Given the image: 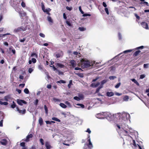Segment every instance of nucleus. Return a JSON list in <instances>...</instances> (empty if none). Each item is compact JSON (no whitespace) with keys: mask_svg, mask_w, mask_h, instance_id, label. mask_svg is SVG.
Returning a JSON list of instances; mask_svg holds the SVG:
<instances>
[{"mask_svg":"<svg viewBox=\"0 0 149 149\" xmlns=\"http://www.w3.org/2000/svg\"><path fill=\"white\" fill-rule=\"evenodd\" d=\"M104 114V118L109 121H113L119 118L116 124V129L119 134L129 136L130 133L134 132V131L127 124L128 119L130 117L129 114L123 112L112 114L109 112H105Z\"/></svg>","mask_w":149,"mask_h":149,"instance_id":"1","label":"nucleus"},{"mask_svg":"<svg viewBox=\"0 0 149 149\" xmlns=\"http://www.w3.org/2000/svg\"><path fill=\"white\" fill-rule=\"evenodd\" d=\"M81 68L83 69L89 67L91 66L90 62L88 60H86L84 59H82L81 60Z\"/></svg>","mask_w":149,"mask_h":149,"instance_id":"2","label":"nucleus"},{"mask_svg":"<svg viewBox=\"0 0 149 149\" xmlns=\"http://www.w3.org/2000/svg\"><path fill=\"white\" fill-rule=\"evenodd\" d=\"M26 29L27 28L26 27H24L22 26L15 29L14 30V32L15 33H17L21 31H25Z\"/></svg>","mask_w":149,"mask_h":149,"instance_id":"3","label":"nucleus"},{"mask_svg":"<svg viewBox=\"0 0 149 149\" xmlns=\"http://www.w3.org/2000/svg\"><path fill=\"white\" fill-rule=\"evenodd\" d=\"M94 102L95 103V105H97L96 106H100L102 103L101 100L97 98L94 99Z\"/></svg>","mask_w":149,"mask_h":149,"instance_id":"4","label":"nucleus"},{"mask_svg":"<svg viewBox=\"0 0 149 149\" xmlns=\"http://www.w3.org/2000/svg\"><path fill=\"white\" fill-rule=\"evenodd\" d=\"M104 112H102L101 113H97L95 115V116L98 118L104 119Z\"/></svg>","mask_w":149,"mask_h":149,"instance_id":"5","label":"nucleus"},{"mask_svg":"<svg viewBox=\"0 0 149 149\" xmlns=\"http://www.w3.org/2000/svg\"><path fill=\"white\" fill-rule=\"evenodd\" d=\"M41 4L42 9L44 12L47 13L48 12H49L51 10V9L49 8H47L46 9H45L44 3L43 2L41 3Z\"/></svg>","mask_w":149,"mask_h":149,"instance_id":"6","label":"nucleus"},{"mask_svg":"<svg viewBox=\"0 0 149 149\" xmlns=\"http://www.w3.org/2000/svg\"><path fill=\"white\" fill-rule=\"evenodd\" d=\"M16 111H18L21 114H24L26 112V110L25 109H24L22 110L19 109L18 107H16Z\"/></svg>","mask_w":149,"mask_h":149,"instance_id":"7","label":"nucleus"},{"mask_svg":"<svg viewBox=\"0 0 149 149\" xmlns=\"http://www.w3.org/2000/svg\"><path fill=\"white\" fill-rule=\"evenodd\" d=\"M17 102L18 104L20 105H22L23 103L24 104H26L27 103V102L23 100L19 99L17 100Z\"/></svg>","mask_w":149,"mask_h":149,"instance_id":"8","label":"nucleus"},{"mask_svg":"<svg viewBox=\"0 0 149 149\" xmlns=\"http://www.w3.org/2000/svg\"><path fill=\"white\" fill-rule=\"evenodd\" d=\"M141 24V26L144 28L146 29H148V24L145 22H142Z\"/></svg>","mask_w":149,"mask_h":149,"instance_id":"9","label":"nucleus"},{"mask_svg":"<svg viewBox=\"0 0 149 149\" xmlns=\"http://www.w3.org/2000/svg\"><path fill=\"white\" fill-rule=\"evenodd\" d=\"M70 66H72L73 68H75L76 65V63L74 60H71L70 62Z\"/></svg>","mask_w":149,"mask_h":149,"instance_id":"10","label":"nucleus"},{"mask_svg":"<svg viewBox=\"0 0 149 149\" xmlns=\"http://www.w3.org/2000/svg\"><path fill=\"white\" fill-rule=\"evenodd\" d=\"M35 65V64H33L30 66V67L31 68H30L28 69V72L29 73H31L33 71Z\"/></svg>","mask_w":149,"mask_h":149,"instance_id":"11","label":"nucleus"},{"mask_svg":"<svg viewBox=\"0 0 149 149\" xmlns=\"http://www.w3.org/2000/svg\"><path fill=\"white\" fill-rule=\"evenodd\" d=\"M45 146L47 149H50L52 148L49 143L48 141H46L45 142Z\"/></svg>","mask_w":149,"mask_h":149,"instance_id":"12","label":"nucleus"},{"mask_svg":"<svg viewBox=\"0 0 149 149\" xmlns=\"http://www.w3.org/2000/svg\"><path fill=\"white\" fill-rule=\"evenodd\" d=\"M63 55V53L62 51H60V53H57L56 54V57L57 58L60 57H62Z\"/></svg>","mask_w":149,"mask_h":149,"instance_id":"13","label":"nucleus"},{"mask_svg":"<svg viewBox=\"0 0 149 149\" xmlns=\"http://www.w3.org/2000/svg\"><path fill=\"white\" fill-rule=\"evenodd\" d=\"M88 142H89V143L87 145V146H88V147H89V148H90L91 147L92 148V143H91V141L90 139V138L89 137V136L88 137Z\"/></svg>","mask_w":149,"mask_h":149,"instance_id":"14","label":"nucleus"},{"mask_svg":"<svg viewBox=\"0 0 149 149\" xmlns=\"http://www.w3.org/2000/svg\"><path fill=\"white\" fill-rule=\"evenodd\" d=\"M7 141L5 139H3L1 141V143L2 145L6 146L7 144Z\"/></svg>","mask_w":149,"mask_h":149,"instance_id":"15","label":"nucleus"},{"mask_svg":"<svg viewBox=\"0 0 149 149\" xmlns=\"http://www.w3.org/2000/svg\"><path fill=\"white\" fill-rule=\"evenodd\" d=\"M33 135L32 134H28L26 137V139L25 140L26 142H28L29 141V139L32 138L33 137Z\"/></svg>","mask_w":149,"mask_h":149,"instance_id":"16","label":"nucleus"},{"mask_svg":"<svg viewBox=\"0 0 149 149\" xmlns=\"http://www.w3.org/2000/svg\"><path fill=\"white\" fill-rule=\"evenodd\" d=\"M102 88V85H100V86L97 89L95 94L98 93V95H101V94L100 93H99L98 92L100 90V89Z\"/></svg>","mask_w":149,"mask_h":149,"instance_id":"17","label":"nucleus"},{"mask_svg":"<svg viewBox=\"0 0 149 149\" xmlns=\"http://www.w3.org/2000/svg\"><path fill=\"white\" fill-rule=\"evenodd\" d=\"M106 95L108 97H111L114 95V93L112 92H107L106 93Z\"/></svg>","mask_w":149,"mask_h":149,"instance_id":"18","label":"nucleus"},{"mask_svg":"<svg viewBox=\"0 0 149 149\" xmlns=\"http://www.w3.org/2000/svg\"><path fill=\"white\" fill-rule=\"evenodd\" d=\"M95 61H94V68L96 67L97 68H99L103 65H102L101 66H99L98 65L99 64V63H95Z\"/></svg>","mask_w":149,"mask_h":149,"instance_id":"19","label":"nucleus"},{"mask_svg":"<svg viewBox=\"0 0 149 149\" xmlns=\"http://www.w3.org/2000/svg\"><path fill=\"white\" fill-rule=\"evenodd\" d=\"M140 1H143V2H141L140 3L141 4H143L144 5H146L147 6H148V3L147 2L144 1L145 0H140Z\"/></svg>","mask_w":149,"mask_h":149,"instance_id":"20","label":"nucleus"},{"mask_svg":"<svg viewBox=\"0 0 149 149\" xmlns=\"http://www.w3.org/2000/svg\"><path fill=\"white\" fill-rule=\"evenodd\" d=\"M34 56L36 58H38V56L37 54L36 53H32L31 54V57H33Z\"/></svg>","mask_w":149,"mask_h":149,"instance_id":"21","label":"nucleus"},{"mask_svg":"<svg viewBox=\"0 0 149 149\" xmlns=\"http://www.w3.org/2000/svg\"><path fill=\"white\" fill-rule=\"evenodd\" d=\"M39 123L40 125H42L43 123V120L41 117H40L39 119Z\"/></svg>","mask_w":149,"mask_h":149,"instance_id":"22","label":"nucleus"},{"mask_svg":"<svg viewBox=\"0 0 149 149\" xmlns=\"http://www.w3.org/2000/svg\"><path fill=\"white\" fill-rule=\"evenodd\" d=\"M141 100L145 104V105L149 108V100H148V102L147 103H146L144 101L142 100L141 99Z\"/></svg>","mask_w":149,"mask_h":149,"instance_id":"23","label":"nucleus"},{"mask_svg":"<svg viewBox=\"0 0 149 149\" xmlns=\"http://www.w3.org/2000/svg\"><path fill=\"white\" fill-rule=\"evenodd\" d=\"M57 65L60 68H63L65 67V65L61 63H57Z\"/></svg>","mask_w":149,"mask_h":149,"instance_id":"24","label":"nucleus"},{"mask_svg":"<svg viewBox=\"0 0 149 149\" xmlns=\"http://www.w3.org/2000/svg\"><path fill=\"white\" fill-rule=\"evenodd\" d=\"M21 146L23 147V149H26V148L25 147V143L24 142H22L20 143Z\"/></svg>","mask_w":149,"mask_h":149,"instance_id":"25","label":"nucleus"},{"mask_svg":"<svg viewBox=\"0 0 149 149\" xmlns=\"http://www.w3.org/2000/svg\"><path fill=\"white\" fill-rule=\"evenodd\" d=\"M129 99L128 96L126 95L123 98V100L124 101H128Z\"/></svg>","mask_w":149,"mask_h":149,"instance_id":"26","label":"nucleus"},{"mask_svg":"<svg viewBox=\"0 0 149 149\" xmlns=\"http://www.w3.org/2000/svg\"><path fill=\"white\" fill-rule=\"evenodd\" d=\"M60 105L61 107H62L63 108H65L67 107V106L66 105H65L64 103H60Z\"/></svg>","mask_w":149,"mask_h":149,"instance_id":"27","label":"nucleus"},{"mask_svg":"<svg viewBox=\"0 0 149 149\" xmlns=\"http://www.w3.org/2000/svg\"><path fill=\"white\" fill-rule=\"evenodd\" d=\"M13 104L11 105V107L13 109H14L15 107H16V105L14 101H13Z\"/></svg>","mask_w":149,"mask_h":149,"instance_id":"28","label":"nucleus"},{"mask_svg":"<svg viewBox=\"0 0 149 149\" xmlns=\"http://www.w3.org/2000/svg\"><path fill=\"white\" fill-rule=\"evenodd\" d=\"M107 81V80L104 79L101 82V85H102V87H103V85Z\"/></svg>","mask_w":149,"mask_h":149,"instance_id":"29","label":"nucleus"},{"mask_svg":"<svg viewBox=\"0 0 149 149\" xmlns=\"http://www.w3.org/2000/svg\"><path fill=\"white\" fill-rule=\"evenodd\" d=\"M140 51L139 50H138L135 52L134 54V55L135 56H136L138 55L139 54L140 52Z\"/></svg>","mask_w":149,"mask_h":149,"instance_id":"30","label":"nucleus"},{"mask_svg":"<svg viewBox=\"0 0 149 149\" xmlns=\"http://www.w3.org/2000/svg\"><path fill=\"white\" fill-rule=\"evenodd\" d=\"M0 104L1 105H6L8 104V103L7 102H2L0 101Z\"/></svg>","mask_w":149,"mask_h":149,"instance_id":"31","label":"nucleus"},{"mask_svg":"<svg viewBox=\"0 0 149 149\" xmlns=\"http://www.w3.org/2000/svg\"><path fill=\"white\" fill-rule=\"evenodd\" d=\"M10 33H7L6 34H0V37H5V36L7 35H10Z\"/></svg>","mask_w":149,"mask_h":149,"instance_id":"32","label":"nucleus"},{"mask_svg":"<svg viewBox=\"0 0 149 149\" xmlns=\"http://www.w3.org/2000/svg\"><path fill=\"white\" fill-rule=\"evenodd\" d=\"M47 20L49 22H51V23L53 22V20L50 17L48 16L47 17Z\"/></svg>","mask_w":149,"mask_h":149,"instance_id":"33","label":"nucleus"},{"mask_svg":"<svg viewBox=\"0 0 149 149\" xmlns=\"http://www.w3.org/2000/svg\"><path fill=\"white\" fill-rule=\"evenodd\" d=\"M52 119L53 120L56 121L58 122H60L61 120L57 118L56 117H53L52 118Z\"/></svg>","mask_w":149,"mask_h":149,"instance_id":"34","label":"nucleus"},{"mask_svg":"<svg viewBox=\"0 0 149 149\" xmlns=\"http://www.w3.org/2000/svg\"><path fill=\"white\" fill-rule=\"evenodd\" d=\"M76 74L80 77L82 78L84 77V74L82 73H78Z\"/></svg>","mask_w":149,"mask_h":149,"instance_id":"35","label":"nucleus"},{"mask_svg":"<svg viewBox=\"0 0 149 149\" xmlns=\"http://www.w3.org/2000/svg\"><path fill=\"white\" fill-rule=\"evenodd\" d=\"M44 107L46 114H47L48 112V110L47 106L45 105L44 106Z\"/></svg>","mask_w":149,"mask_h":149,"instance_id":"36","label":"nucleus"},{"mask_svg":"<svg viewBox=\"0 0 149 149\" xmlns=\"http://www.w3.org/2000/svg\"><path fill=\"white\" fill-rule=\"evenodd\" d=\"M10 98V97L9 95H7L4 97V99L6 101H8Z\"/></svg>","mask_w":149,"mask_h":149,"instance_id":"37","label":"nucleus"},{"mask_svg":"<svg viewBox=\"0 0 149 149\" xmlns=\"http://www.w3.org/2000/svg\"><path fill=\"white\" fill-rule=\"evenodd\" d=\"M57 83H59L60 84H64L66 83V82L65 81L63 80H60L59 81H57Z\"/></svg>","mask_w":149,"mask_h":149,"instance_id":"38","label":"nucleus"},{"mask_svg":"<svg viewBox=\"0 0 149 149\" xmlns=\"http://www.w3.org/2000/svg\"><path fill=\"white\" fill-rule=\"evenodd\" d=\"M78 29L80 31H84L86 30V29L84 27H79Z\"/></svg>","mask_w":149,"mask_h":149,"instance_id":"39","label":"nucleus"},{"mask_svg":"<svg viewBox=\"0 0 149 149\" xmlns=\"http://www.w3.org/2000/svg\"><path fill=\"white\" fill-rule=\"evenodd\" d=\"M24 92L26 94H28L29 93V90L27 88H26L24 90Z\"/></svg>","mask_w":149,"mask_h":149,"instance_id":"40","label":"nucleus"},{"mask_svg":"<svg viewBox=\"0 0 149 149\" xmlns=\"http://www.w3.org/2000/svg\"><path fill=\"white\" fill-rule=\"evenodd\" d=\"M104 10L107 14L109 15V14L108 8H104Z\"/></svg>","mask_w":149,"mask_h":149,"instance_id":"41","label":"nucleus"},{"mask_svg":"<svg viewBox=\"0 0 149 149\" xmlns=\"http://www.w3.org/2000/svg\"><path fill=\"white\" fill-rule=\"evenodd\" d=\"M77 105L80 106L82 108H84V105L83 104H76Z\"/></svg>","mask_w":149,"mask_h":149,"instance_id":"42","label":"nucleus"},{"mask_svg":"<svg viewBox=\"0 0 149 149\" xmlns=\"http://www.w3.org/2000/svg\"><path fill=\"white\" fill-rule=\"evenodd\" d=\"M38 100L37 99H36V100L34 102V104L36 106H37L38 104Z\"/></svg>","mask_w":149,"mask_h":149,"instance_id":"43","label":"nucleus"},{"mask_svg":"<svg viewBox=\"0 0 149 149\" xmlns=\"http://www.w3.org/2000/svg\"><path fill=\"white\" fill-rule=\"evenodd\" d=\"M21 6L23 7V8H25L26 7V4L24 2V1H22V3H21Z\"/></svg>","mask_w":149,"mask_h":149,"instance_id":"44","label":"nucleus"},{"mask_svg":"<svg viewBox=\"0 0 149 149\" xmlns=\"http://www.w3.org/2000/svg\"><path fill=\"white\" fill-rule=\"evenodd\" d=\"M40 141L42 145H44V140L43 139L41 138L40 139Z\"/></svg>","mask_w":149,"mask_h":149,"instance_id":"45","label":"nucleus"},{"mask_svg":"<svg viewBox=\"0 0 149 149\" xmlns=\"http://www.w3.org/2000/svg\"><path fill=\"white\" fill-rule=\"evenodd\" d=\"M74 99L76 100H77V101H79L80 100V98L77 97V96H75L74 97Z\"/></svg>","mask_w":149,"mask_h":149,"instance_id":"46","label":"nucleus"},{"mask_svg":"<svg viewBox=\"0 0 149 149\" xmlns=\"http://www.w3.org/2000/svg\"><path fill=\"white\" fill-rule=\"evenodd\" d=\"M31 61H32V62L33 63H35L36 62V58H33L31 59Z\"/></svg>","mask_w":149,"mask_h":149,"instance_id":"47","label":"nucleus"},{"mask_svg":"<svg viewBox=\"0 0 149 149\" xmlns=\"http://www.w3.org/2000/svg\"><path fill=\"white\" fill-rule=\"evenodd\" d=\"M121 84L120 83H119L118 84H117L115 86V88H117L119 87L120 86V85Z\"/></svg>","mask_w":149,"mask_h":149,"instance_id":"48","label":"nucleus"},{"mask_svg":"<svg viewBox=\"0 0 149 149\" xmlns=\"http://www.w3.org/2000/svg\"><path fill=\"white\" fill-rule=\"evenodd\" d=\"M116 78V77L115 76H111L109 77V78L110 80H113V79H114L115 78Z\"/></svg>","mask_w":149,"mask_h":149,"instance_id":"49","label":"nucleus"},{"mask_svg":"<svg viewBox=\"0 0 149 149\" xmlns=\"http://www.w3.org/2000/svg\"><path fill=\"white\" fill-rule=\"evenodd\" d=\"M72 84V80H70V81L69 84L68 85V86L69 88L71 87V84Z\"/></svg>","mask_w":149,"mask_h":149,"instance_id":"50","label":"nucleus"},{"mask_svg":"<svg viewBox=\"0 0 149 149\" xmlns=\"http://www.w3.org/2000/svg\"><path fill=\"white\" fill-rule=\"evenodd\" d=\"M132 51V49L128 50H126L124 51L123 52V53H127V52H131Z\"/></svg>","mask_w":149,"mask_h":149,"instance_id":"51","label":"nucleus"},{"mask_svg":"<svg viewBox=\"0 0 149 149\" xmlns=\"http://www.w3.org/2000/svg\"><path fill=\"white\" fill-rule=\"evenodd\" d=\"M148 64H145L143 65V67L144 68H148Z\"/></svg>","mask_w":149,"mask_h":149,"instance_id":"52","label":"nucleus"},{"mask_svg":"<svg viewBox=\"0 0 149 149\" xmlns=\"http://www.w3.org/2000/svg\"><path fill=\"white\" fill-rule=\"evenodd\" d=\"M79 11H80V12H81V13L82 14H84V12L82 10L81 6H79Z\"/></svg>","mask_w":149,"mask_h":149,"instance_id":"53","label":"nucleus"},{"mask_svg":"<svg viewBox=\"0 0 149 149\" xmlns=\"http://www.w3.org/2000/svg\"><path fill=\"white\" fill-rule=\"evenodd\" d=\"M66 23L69 26H71V24L70 23V22L68 20L66 21Z\"/></svg>","mask_w":149,"mask_h":149,"instance_id":"54","label":"nucleus"},{"mask_svg":"<svg viewBox=\"0 0 149 149\" xmlns=\"http://www.w3.org/2000/svg\"><path fill=\"white\" fill-rule=\"evenodd\" d=\"M39 36L42 38H45V35L44 34L41 33L39 34Z\"/></svg>","mask_w":149,"mask_h":149,"instance_id":"55","label":"nucleus"},{"mask_svg":"<svg viewBox=\"0 0 149 149\" xmlns=\"http://www.w3.org/2000/svg\"><path fill=\"white\" fill-rule=\"evenodd\" d=\"M42 68H43V66L41 65H39L38 66V68L39 69H40V70H42Z\"/></svg>","mask_w":149,"mask_h":149,"instance_id":"56","label":"nucleus"},{"mask_svg":"<svg viewBox=\"0 0 149 149\" xmlns=\"http://www.w3.org/2000/svg\"><path fill=\"white\" fill-rule=\"evenodd\" d=\"M25 40L26 38H24L23 39H20L19 41L21 42H23Z\"/></svg>","mask_w":149,"mask_h":149,"instance_id":"57","label":"nucleus"},{"mask_svg":"<svg viewBox=\"0 0 149 149\" xmlns=\"http://www.w3.org/2000/svg\"><path fill=\"white\" fill-rule=\"evenodd\" d=\"M145 77L144 74H141L140 76V79H143Z\"/></svg>","mask_w":149,"mask_h":149,"instance_id":"58","label":"nucleus"},{"mask_svg":"<svg viewBox=\"0 0 149 149\" xmlns=\"http://www.w3.org/2000/svg\"><path fill=\"white\" fill-rule=\"evenodd\" d=\"M74 70H80L82 71H83V70L80 68L78 67H76L74 68Z\"/></svg>","mask_w":149,"mask_h":149,"instance_id":"59","label":"nucleus"},{"mask_svg":"<svg viewBox=\"0 0 149 149\" xmlns=\"http://www.w3.org/2000/svg\"><path fill=\"white\" fill-rule=\"evenodd\" d=\"M100 83L99 82L97 83L96 84L94 83V86L97 87L98 86L100 85Z\"/></svg>","mask_w":149,"mask_h":149,"instance_id":"60","label":"nucleus"},{"mask_svg":"<svg viewBox=\"0 0 149 149\" xmlns=\"http://www.w3.org/2000/svg\"><path fill=\"white\" fill-rule=\"evenodd\" d=\"M134 15L136 17V18L138 19V20H139L140 18V17L137 15V14H136V13H135L134 14Z\"/></svg>","mask_w":149,"mask_h":149,"instance_id":"61","label":"nucleus"},{"mask_svg":"<svg viewBox=\"0 0 149 149\" xmlns=\"http://www.w3.org/2000/svg\"><path fill=\"white\" fill-rule=\"evenodd\" d=\"M102 5L105 8H107V5L106 3L105 2H103L102 3Z\"/></svg>","mask_w":149,"mask_h":149,"instance_id":"62","label":"nucleus"},{"mask_svg":"<svg viewBox=\"0 0 149 149\" xmlns=\"http://www.w3.org/2000/svg\"><path fill=\"white\" fill-rule=\"evenodd\" d=\"M83 14V16L84 17H86L87 16H90V15L89 14H87V13L84 14V13Z\"/></svg>","mask_w":149,"mask_h":149,"instance_id":"63","label":"nucleus"},{"mask_svg":"<svg viewBox=\"0 0 149 149\" xmlns=\"http://www.w3.org/2000/svg\"><path fill=\"white\" fill-rule=\"evenodd\" d=\"M66 9L67 10L70 11L72 10V8L69 7L68 6H67L66 7Z\"/></svg>","mask_w":149,"mask_h":149,"instance_id":"64","label":"nucleus"}]
</instances>
